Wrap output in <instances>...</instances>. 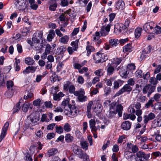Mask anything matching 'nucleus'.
I'll return each mask as SVG.
<instances>
[{
	"instance_id": "2",
	"label": "nucleus",
	"mask_w": 161,
	"mask_h": 161,
	"mask_svg": "<svg viewBox=\"0 0 161 161\" xmlns=\"http://www.w3.org/2000/svg\"><path fill=\"white\" fill-rule=\"evenodd\" d=\"M77 108L75 105L68 104V109H65L64 112L67 115L75 116L77 113Z\"/></svg>"
},
{
	"instance_id": "60",
	"label": "nucleus",
	"mask_w": 161,
	"mask_h": 161,
	"mask_svg": "<svg viewBox=\"0 0 161 161\" xmlns=\"http://www.w3.org/2000/svg\"><path fill=\"white\" fill-rule=\"evenodd\" d=\"M138 99L139 101L142 103H144L147 100V98L145 96L141 95L139 97Z\"/></svg>"
},
{
	"instance_id": "56",
	"label": "nucleus",
	"mask_w": 161,
	"mask_h": 161,
	"mask_svg": "<svg viewBox=\"0 0 161 161\" xmlns=\"http://www.w3.org/2000/svg\"><path fill=\"white\" fill-rule=\"evenodd\" d=\"M93 104V102L92 101H90L88 103L87 107V112L89 113L90 112L92 106Z\"/></svg>"
},
{
	"instance_id": "27",
	"label": "nucleus",
	"mask_w": 161,
	"mask_h": 161,
	"mask_svg": "<svg viewBox=\"0 0 161 161\" xmlns=\"http://www.w3.org/2000/svg\"><path fill=\"white\" fill-rule=\"evenodd\" d=\"M80 145L81 147L86 150L88 149V143L86 141H80Z\"/></svg>"
},
{
	"instance_id": "51",
	"label": "nucleus",
	"mask_w": 161,
	"mask_h": 161,
	"mask_svg": "<svg viewBox=\"0 0 161 161\" xmlns=\"http://www.w3.org/2000/svg\"><path fill=\"white\" fill-rule=\"evenodd\" d=\"M52 48L51 46L49 44H47L46 46L45 52L46 53L49 54L51 52Z\"/></svg>"
},
{
	"instance_id": "22",
	"label": "nucleus",
	"mask_w": 161,
	"mask_h": 161,
	"mask_svg": "<svg viewBox=\"0 0 161 161\" xmlns=\"http://www.w3.org/2000/svg\"><path fill=\"white\" fill-rule=\"evenodd\" d=\"M64 95L62 92H59L58 94L54 93L53 94V99L54 100L59 101L60 100L62 97L64 96Z\"/></svg>"
},
{
	"instance_id": "43",
	"label": "nucleus",
	"mask_w": 161,
	"mask_h": 161,
	"mask_svg": "<svg viewBox=\"0 0 161 161\" xmlns=\"http://www.w3.org/2000/svg\"><path fill=\"white\" fill-rule=\"evenodd\" d=\"M103 70L102 69H99L96 70L94 72V74L97 76H101L103 75Z\"/></svg>"
},
{
	"instance_id": "62",
	"label": "nucleus",
	"mask_w": 161,
	"mask_h": 161,
	"mask_svg": "<svg viewBox=\"0 0 161 161\" xmlns=\"http://www.w3.org/2000/svg\"><path fill=\"white\" fill-rule=\"evenodd\" d=\"M73 67L74 69H78V71L80 70L82 67L80 64L78 63H75L73 64Z\"/></svg>"
},
{
	"instance_id": "53",
	"label": "nucleus",
	"mask_w": 161,
	"mask_h": 161,
	"mask_svg": "<svg viewBox=\"0 0 161 161\" xmlns=\"http://www.w3.org/2000/svg\"><path fill=\"white\" fill-rule=\"evenodd\" d=\"M20 109V104L19 103H17L15 106L13 110V113H14L18 111Z\"/></svg>"
},
{
	"instance_id": "36",
	"label": "nucleus",
	"mask_w": 161,
	"mask_h": 161,
	"mask_svg": "<svg viewBox=\"0 0 161 161\" xmlns=\"http://www.w3.org/2000/svg\"><path fill=\"white\" fill-rule=\"evenodd\" d=\"M142 29L141 28L138 27L136 28L135 31V35L136 38H138L141 35Z\"/></svg>"
},
{
	"instance_id": "40",
	"label": "nucleus",
	"mask_w": 161,
	"mask_h": 161,
	"mask_svg": "<svg viewBox=\"0 0 161 161\" xmlns=\"http://www.w3.org/2000/svg\"><path fill=\"white\" fill-rule=\"evenodd\" d=\"M154 100L153 99H150L148 100V102L145 104V107L146 108H148L150 107H153L154 106L153 103Z\"/></svg>"
},
{
	"instance_id": "44",
	"label": "nucleus",
	"mask_w": 161,
	"mask_h": 161,
	"mask_svg": "<svg viewBox=\"0 0 161 161\" xmlns=\"http://www.w3.org/2000/svg\"><path fill=\"white\" fill-rule=\"evenodd\" d=\"M63 128L65 131L69 132L71 130V126L68 123H66L64 125Z\"/></svg>"
},
{
	"instance_id": "59",
	"label": "nucleus",
	"mask_w": 161,
	"mask_h": 161,
	"mask_svg": "<svg viewBox=\"0 0 161 161\" xmlns=\"http://www.w3.org/2000/svg\"><path fill=\"white\" fill-rule=\"evenodd\" d=\"M133 155V154L131 152L129 151H126L124 153V156L127 159H128Z\"/></svg>"
},
{
	"instance_id": "13",
	"label": "nucleus",
	"mask_w": 161,
	"mask_h": 161,
	"mask_svg": "<svg viewBox=\"0 0 161 161\" xmlns=\"http://www.w3.org/2000/svg\"><path fill=\"white\" fill-rule=\"evenodd\" d=\"M9 125V123L6 122L4 124V126L2 128V131L0 136V142H1L3 139L4 137L6 135V133L7 132L8 127Z\"/></svg>"
},
{
	"instance_id": "58",
	"label": "nucleus",
	"mask_w": 161,
	"mask_h": 161,
	"mask_svg": "<svg viewBox=\"0 0 161 161\" xmlns=\"http://www.w3.org/2000/svg\"><path fill=\"white\" fill-rule=\"evenodd\" d=\"M41 121L42 122H44L45 121L47 122H48L49 121V119H47V116L46 114H43L42 115Z\"/></svg>"
},
{
	"instance_id": "35",
	"label": "nucleus",
	"mask_w": 161,
	"mask_h": 161,
	"mask_svg": "<svg viewBox=\"0 0 161 161\" xmlns=\"http://www.w3.org/2000/svg\"><path fill=\"white\" fill-rule=\"evenodd\" d=\"M114 71V68L111 65L108 66L107 74L108 75H110L113 74Z\"/></svg>"
},
{
	"instance_id": "6",
	"label": "nucleus",
	"mask_w": 161,
	"mask_h": 161,
	"mask_svg": "<svg viewBox=\"0 0 161 161\" xmlns=\"http://www.w3.org/2000/svg\"><path fill=\"white\" fill-rule=\"evenodd\" d=\"M154 26V23L153 22L147 23L143 25V30L148 33L153 32Z\"/></svg>"
},
{
	"instance_id": "24",
	"label": "nucleus",
	"mask_w": 161,
	"mask_h": 161,
	"mask_svg": "<svg viewBox=\"0 0 161 161\" xmlns=\"http://www.w3.org/2000/svg\"><path fill=\"white\" fill-rule=\"evenodd\" d=\"M33 92L31 91H28L25 92V95L24 96L23 98L24 99L28 100L31 98L33 96Z\"/></svg>"
},
{
	"instance_id": "63",
	"label": "nucleus",
	"mask_w": 161,
	"mask_h": 161,
	"mask_svg": "<svg viewBox=\"0 0 161 161\" xmlns=\"http://www.w3.org/2000/svg\"><path fill=\"white\" fill-rule=\"evenodd\" d=\"M135 81L133 78H130L127 80L128 85L130 86H133L135 84Z\"/></svg>"
},
{
	"instance_id": "64",
	"label": "nucleus",
	"mask_w": 161,
	"mask_h": 161,
	"mask_svg": "<svg viewBox=\"0 0 161 161\" xmlns=\"http://www.w3.org/2000/svg\"><path fill=\"white\" fill-rule=\"evenodd\" d=\"M111 91V89L109 87H106L104 89L105 93L107 96L110 93Z\"/></svg>"
},
{
	"instance_id": "3",
	"label": "nucleus",
	"mask_w": 161,
	"mask_h": 161,
	"mask_svg": "<svg viewBox=\"0 0 161 161\" xmlns=\"http://www.w3.org/2000/svg\"><path fill=\"white\" fill-rule=\"evenodd\" d=\"M147 158V155L142 151L137 152L135 156V161H145Z\"/></svg>"
},
{
	"instance_id": "21",
	"label": "nucleus",
	"mask_w": 161,
	"mask_h": 161,
	"mask_svg": "<svg viewBox=\"0 0 161 161\" xmlns=\"http://www.w3.org/2000/svg\"><path fill=\"white\" fill-rule=\"evenodd\" d=\"M123 81L120 80H115L114 82L113 87L114 89H117L118 88L119 86H121L123 84Z\"/></svg>"
},
{
	"instance_id": "4",
	"label": "nucleus",
	"mask_w": 161,
	"mask_h": 161,
	"mask_svg": "<svg viewBox=\"0 0 161 161\" xmlns=\"http://www.w3.org/2000/svg\"><path fill=\"white\" fill-rule=\"evenodd\" d=\"M132 90L131 87L129 85L126 84L115 94L114 97L118 96L125 92H127L129 93Z\"/></svg>"
},
{
	"instance_id": "12",
	"label": "nucleus",
	"mask_w": 161,
	"mask_h": 161,
	"mask_svg": "<svg viewBox=\"0 0 161 161\" xmlns=\"http://www.w3.org/2000/svg\"><path fill=\"white\" fill-rule=\"evenodd\" d=\"M155 117V114L152 113H150L148 115H144L143 118L144 124H147L150 120L153 119Z\"/></svg>"
},
{
	"instance_id": "55",
	"label": "nucleus",
	"mask_w": 161,
	"mask_h": 161,
	"mask_svg": "<svg viewBox=\"0 0 161 161\" xmlns=\"http://www.w3.org/2000/svg\"><path fill=\"white\" fill-rule=\"evenodd\" d=\"M75 89L74 86L72 84L70 86L69 88L68 89L69 92L70 93H73L74 95L75 92H76V91H75Z\"/></svg>"
},
{
	"instance_id": "45",
	"label": "nucleus",
	"mask_w": 161,
	"mask_h": 161,
	"mask_svg": "<svg viewBox=\"0 0 161 161\" xmlns=\"http://www.w3.org/2000/svg\"><path fill=\"white\" fill-rule=\"evenodd\" d=\"M55 131L57 133L60 134L63 132V128L61 126H58L56 125L55 127Z\"/></svg>"
},
{
	"instance_id": "47",
	"label": "nucleus",
	"mask_w": 161,
	"mask_h": 161,
	"mask_svg": "<svg viewBox=\"0 0 161 161\" xmlns=\"http://www.w3.org/2000/svg\"><path fill=\"white\" fill-rule=\"evenodd\" d=\"M134 104H131L128 108V112L130 114H133L135 113L136 110L134 108Z\"/></svg>"
},
{
	"instance_id": "61",
	"label": "nucleus",
	"mask_w": 161,
	"mask_h": 161,
	"mask_svg": "<svg viewBox=\"0 0 161 161\" xmlns=\"http://www.w3.org/2000/svg\"><path fill=\"white\" fill-rule=\"evenodd\" d=\"M150 82L152 84L155 85H156L158 83V80H157L154 77H152L150 80Z\"/></svg>"
},
{
	"instance_id": "10",
	"label": "nucleus",
	"mask_w": 161,
	"mask_h": 161,
	"mask_svg": "<svg viewBox=\"0 0 161 161\" xmlns=\"http://www.w3.org/2000/svg\"><path fill=\"white\" fill-rule=\"evenodd\" d=\"M73 148V152L74 153L78 156L79 158H82L84 154L82 150L81 149L79 148L76 145H75Z\"/></svg>"
},
{
	"instance_id": "39",
	"label": "nucleus",
	"mask_w": 161,
	"mask_h": 161,
	"mask_svg": "<svg viewBox=\"0 0 161 161\" xmlns=\"http://www.w3.org/2000/svg\"><path fill=\"white\" fill-rule=\"evenodd\" d=\"M153 32L156 35L161 33V27L158 26L155 27H154Z\"/></svg>"
},
{
	"instance_id": "49",
	"label": "nucleus",
	"mask_w": 161,
	"mask_h": 161,
	"mask_svg": "<svg viewBox=\"0 0 161 161\" xmlns=\"http://www.w3.org/2000/svg\"><path fill=\"white\" fill-rule=\"evenodd\" d=\"M14 83L11 80L8 81L7 82L6 86L7 88L8 89L13 88L12 87L14 86Z\"/></svg>"
},
{
	"instance_id": "52",
	"label": "nucleus",
	"mask_w": 161,
	"mask_h": 161,
	"mask_svg": "<svg viewBox=\"0 0 161 161\" xmlns=\"http://www.w3.org/2000/svg\"><path fill=\"white\" fill-rule=\"evenodd\" d=\"M120 75L122 77H125L128 75L127 70L126 69L121 70L119 71Z\"/></svg>"
},
{
	"instance_id": "25",
	"label": "nucleus",
	"mask_w": 161,
	"mask_h": 161,
	"mask_svg": "<svg viewBox=\"0 0 161 161\" xmlns=\"http://www.w3.org/2000/svg\"><path fill=\"white\" fill-rule=\"evenodd\" d=\"M123 25L121 24L115 25L114 31L116 32H121L123 29Z\"/></svg>"
},
{
	"instance_id": "14",
	"label": "nucleus",
	"mask_w": 161,
	"mask_h": 161,
	"mask_svg": "<svg viewBox=\"0 0 161 161\" xmlns=\"http://www.w3.org/2000/svg\"><path fill=\"white\" fill-rule=\"evenodd\" d=\"M131 125V122L129 121H125L122 123L121 128L124 130H127L130 128Z\"/></svg>"
},
{
	"instance_id": "1",
	"label": "nucleus",
	"mask_w": 161,
	"mask_h": 161,
	"mask_svg": "<svg viewBox=\"0 0 161 161\" xmlns=\"http://www.w3.org/2000/svg\"><path fill=\"white\" fill-rule=\"evenodd\" d=\"M85 92L84 89H80L79 91H76L74 93V95L77 96V98L78 100L81 102H85L86 101L87 97L85 95Z\"/></svg>"
},
{
	"instance_id": "38",
	"label": "nucleus",
	"mask_w": 161,
	"mask_h": 161,
	"mask_svg": "<svg viewBox=\"0 0 161 161\" xmlns=\"http://www.w3.org/2000/svg\"><path fill=\"white\" fill-rule=\"evenodd\" d=\"M43 33L42 31H37L34 34V36L37 37L39 40L41 39L43 36Z\"/></svg>"
},
{
	"instance_id": "32",
	"label": "nucleus",
	"mask_w": 161,
	"mask_h": 161,
	"mask_svg": "<svg viewBox=\"0 0 161 161\" xmlns=\"http://www.w3.org/2000/svg\"><path fill=\"white\" fill-rule=\"evenodd\" d=\"M69 39V36L67 35H65L63 37H61L59 40V41L63 44H67Z\"/></svg>"
},
{
	"instance_id": "48",
	"label": "nucleus",
	"mask_w": 161,
	"mask_h": 161,
	"mask_svg": "<svg viewBox=\"0 0 161 161\" xmlns=\"http://www.w3.org/2000/svg\"><path fill=\"white\" fill-rule=\"evenodd\" d=\"M71 85L72 84L70 82L67 81L64 85V89L65 91H68Z\"/></svg>"
},
{
	"instance_id": "7",
	"label": "nucleus",
	"mask_w": 161,
	"mask_h": 161,
	"mask_svg": "<svg viewBox=\"0 0 161 161\" xmlns=\"http://www.w3.org/2000/svg\"><path fill=\"white\" fill-rule=\"evenodd\" d=\"M117 113V111L115 110V106L114 104H111L110 107L109 111L107 113V116L110 119L115 117V115Z\"/></svg>"
},
{
	"instance_id": "17",
	"label": "nucleus",
	"mask_w": 161,
	"mask_h": 161,
	"mask_svg": "<svg viewBox=\"0 0 161 161\" xmlns=\"http://www.w3.org/2000/svg\"><path fill=\"white\" fill-rule=\"evenodd\" d=\"M32 106H33L31 104L29 103L26 102L23 104L22 109L23 112H26L28 109H32Z\"/></svg>"
},
{
	"instance_id": "37",
	"label": "nucleus",
	"mask_w": 161,
	"mask_h": 161,
	"mask_svg": "<svg viewBox=\"0 0 161 161\" xmlns=\"http://www.w3.org/2000/svg\"><path fill=\"white\" fill-rule=\"evenodd\" d=\"M132 47L131 46V44H128L124 47L123 51L124 52H130L132 51Z\"/></svg>"
},
{
	"instance_id": "57",
	"label": "nucleus",
	"mask_w": 161,
	"mask_h": 161,
	"mask_svg": "<svg viewBox=\"0 0 161 161\" xmlns=\"http://www.w3.org/2000/svg\"><path fill=\"white\" fill-rule=\"evenodd\" d=\"M136 66L134 64L131 63L128 65L127 68L129 70H132L135 69Z\"/></svg>"
},
{
	"instance_id": "8",
	"label": "nucleus",
	"mask_w": 161,
	"mask_h": 161,
	"mask_svg": "<svg viewBox=\"0 0 161 161\" xmlns=\"http://www.w3.org/2000/svg\"><path fill=\"white\" fill-rule=\"evenodd\" d=\"M155 89V86H152L150 84L145 86L143 88L142 91L144 94L148 92V95H150Z\"/></svg>"
},
{
	"instance_id": "9",
	"label": "nucleus",
	"mask_w": 161,
	"mask_h": 161,
	"mask_svg": "<svg viewBox=\"0 0 161 161\" xmlns=\"http://www.w3.org/2000/svg\"><path fill=\"white\" fill-rule=\"evenodd\" d=\"M111 24H108L106 27L103 26L101 28L100 33L102 36H105L108 34L110 30Z\"/></svg>"
},
{
	"instance_id": "30",
	"label": "nucleus",
	"mask_w": 161,
	"mask_h": 161,
	"mask_svg": "<svg viewBox=\"0 0 161 161\" xmlns=\"http://www.w3.org/2000/svg\"><path fill=\"white\" fill-rule=\"evenodd\" d=\"M25 63L28 65H32L35 63V61L33 59L30 57L25 58Z\"/></svg>"
},
{
	"instance_id": "11",
	"label": "nucleus",
	"mask_w": 161,
	"mask_h": 161,
	"mask_svg": "<svg viewBox=\"0 0 161 161\" xmlns=\"http://www.w3.org/2000/svg\"><path fill=\"white\" fill-rule=\"evenodd\" d=\"M151 136H155V139L158 142H161V135L159 134V131L153 129L151 130Z\"/></svg>"
},
{
	"instance_id": "46",
	"label": "nucleus",
	"mask_w": 161,
	"mask_h": 161,
	"mask_svg": "<svg viewBox=\"0 0 161 161\" xmlns=\"http://www.w3.org/2000/svg\"><path fill=\"white\" fill-rule=\"evenodd\" d=\"M142 72L141 70H137L135 73L136 76L137 78L142 77Z\"/></svg>"
},
{
	"instance_id": "19",
	"label": "nucleus",
	"mask_w": 161,
	"mask_h": 161,
	"mask_svg": "<svg viewBox=\"0 0 161 161\" xmlns=\"http://www.w3.org/2000/svg\"><path fill=\"white\" fill-rule=\"evenodd\" d=\"M125 4L122 0H119L116 3V8L118 9L122 10L125 8Z\"/></svg>"
},
{
	"instance_id": "15",
	"label": "nucleus",
	"mask_w": 161,
	"mask_h": 161,
	"mask_svg": "<svg viewBox=\"0 0 161 161\" xmlns=\"http://www.w3.org/2000/svg\"><path fill=\"white\" fill-rule=\"evenodd\" d=\"M101 58V53L97 52L96 53L94 54L93 55V59L95 61L96 63H100L103 62V60Z\"/></svg>"
},
{
	"instance_id": "31",
	"label": "nucleus",
	"mask_w": 161,
	"mask_h": 161,
	"mask_svg": "<svg viewBox=\"0 0 161 161\" xmlns=\"http://www.w3.org/2000/svg\"><path fill=\"white\" fill-rule=\"evenodd\" d=\"M65 140L67 143H71L74 140V137L70 134L68 133L65 135Z\"/></svg>"
},
{
	"instance_id": "50",
	"label": "nucleus",
	"mask_w": 161,
	"mask_h": 161,
	"mask_svg": "<svg viewBox=\"0 0 161 161\" xmlns=\"http://www.w3.org/2000/svg\"><path fill=\"white\" fill-rule=\"evenodd\" d=\"M122 59L121 58H115L113 59V63L117 65L119 64L121 62Z\"/></svg>"
},
{
	"instance_id": "42",
	"label": "nucleus",
	"mask_w": 161,
	"mask_h": 161,
	"mask_svg": "<svg viewBox=\"0 0 161 161\" xmlns=\"http://www.w3.org/2000/svg\"><path fill=\"white\" fill-rule=\"evenodd\" d=\"M79 40L78 39L76 40L75 41L72 42L71 45L73 48H75V51H76L78 48Z\"/></svg>"
},
{
	"instance_id": "16",
	"label": "nucleus",
	"mask_w": 161,
	"mask_h": 161,
	"mask_svg": "<svg viewBox=\"0 0 161 161\" xmlns=\"http://www.w3.org/2000/svg\"><path fill=\"white\" fill-rule=\"evenodd\" d=\"M14 4L19 10H24V9L25 7L23 3H22V0H15Z\"/></svg>"
},
{
	"instance_id": "28",
	"label": "nucleus",
	"mask_w": 161,
	"mask_h": 161,
	"mask_svg": "<svg viewBox=\"0 0 161 161\" xmlns=\"http://www.w3.org/2000/svg\"><path fill=\"white\" fill-rule=\"evenodd\" d=\"M66 50V48L64 46H62L57 48V53L58 55L63 54Z\"/></svg>"
},
{
	"instance_id": "34",
	"label": "nucleus",
	"mask_w": 161,
	"mask_h": 161,
	"mask_svg": "<svg viewBox=\"0 0 161 161\" xmlns=\"http://www.w3.org/2000/svg\"><path fill=\"white\" fill-rule=\"evenodd\" d=\"M123 108V107L121 105H118L116 107V109L115 108L116 111H117V113H118L119 117L122 115Z\"/></svg>"
},
{
	"instance_id": "23",
	"label": "nucleus",
	"mask_w": 161,
	"mask_h": 161,
	"mask_svg": "<svg viewBox=\"0 0 161 161\" xmlns=\"http://www.w3.org/2000/svg\"><path fill=\"white\" fill-rule=\"evenodd\" d=\"M86 49L87 56H89L91 54V52H94L95 50V49L93 46L89 45H87L86 46Z\"/></svg>"
},
{
	"instance_id": "18",
	"label": "nucleus",
	"mask_w": 161,
	"mask_h": 161,
	"mask_svg": "<svg viewBox=\"0 0 161 161\" xmlns=\"http://www.w3.org/2000/svg\"><path fill=\"white\" fill-rule=\"evenodd\" d=\"M152 50V47L150 46H148L147 47L144 49V50H143L142 54L141 55L140 58H142V59L144 58L145 56L144 55L145 54H148L150 53Z\"/></svg>"
},
{
	"instance_id": "41",
	"label": "nucleus",
	"mask_w": 161,
	"mask_h": 161,
	"mask_svg": "<svg viewBox=\"0 0 161 161\" xmlns=\"http://www.w3.org/2000/svg\"><path fill=\"white\" fill-rule=\"evenodd\" d=\"M115 77H112L109 79H106L105 80V81L106 82L107 85L109 86H110L112 85V82L115 79Z\"/></svg>"
},
{
	"instance_id": "54",
	"label": "nucleus",
	"mask_w": 161,
	"mask_h": 161,
	"mask_svg": "<svg viewBox=\"0 0 161 161\" xmlns=\"http://www.w3.org/2000/svg\"><path fill=\"white\" fill-rule=\"evenodd\" d=\"M57 7V5L56 3H55L53 4L50 5L49 8L50 10L52 11H54L56 9V8Z\"/></svg>"
},
{
	"instance_id": "5",
	"label": "nucleus",
	"mask_w": 161,
	"mask_h": 161,
	"mask_svg": "<svg viewBox=\"0 0 161 161\" xmlns=\"http://www.w3.org/2000/svg\"><path fill=\"white\" fill-rule=\"evenodd\" d=\"M30 120L33 124V125H36L37 123V122L39 120L40 115L38 112H35L32 113L30 116Z\"/></svg>"
},
{
	"instance_id": "29",
	"label": "nucleus",
	"mask_w": 161,
	"mask_h": 161,
	"mask_svg": "<svg viewBox=\"0 0 161 161\" xmlns=\"http://www.w3.org/2000/svg\"><path fill=\"white\" fill-rule=\"evenodd\" d=\"M57 150L55 148H52L49 150L47 153V156L50 157L57 153Z\"/></svg>"
},
{
	"instance_id": "26",
	"label": "nucleus",
	"mask_w": 161,
	"mask_h": 161,
	"mask_svg": "<svg viewBox=\"0 0 161 161\" xmlns=\"http://www.w3.org/2000/svg\"><path fill=\"white\" fill-rule=\"evenodd\" d=\"M55 34L54 30H50L49 34L47 35V39L48 41L51 42L52 39L53 38Z\"/></svg>"
},
{
	"instance_id": "33",
	"label": "nucleus",
	"mask_w": 161,
	"mask_h": 161,
	"mask_svg": "<svg viewBox=\"0 0 161 161\" xmlns=\"http://www.w3.org/2000/svg\"><path fill=\"white\" fill-rule=\"evenodd\" d=\"M118 41V39H114L110 40L109 42L110 45L112 47H114L117 46L119 44Z\"/></svg>"
},
{
	"instance_id": "20",
	"label": "nucleus",
	"mask_w": 161,
	"mask_h": 161,
	"mask_svg": "<svg viewBox=\"0 0 161 161\" xmlns=\"http://www.w3.org/2000/svg\"><path fill=\"white\" fill-rule=\"evenodd\" d=\"M15 92V90L14 88H11L8 89L5 93V96L8 98L11 97Z\"/></svg>"
}]
</instances>
